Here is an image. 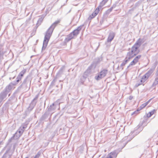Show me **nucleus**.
<instances>
[{"label": "nucleus", "mask_w": 158, "mask_h": 158, "mask_svg": "<svg viewBox=\"0 0 158 158\" xmlns=\"http://www.w3.org/2000/svg\"><path fill=\"white\" fill-rule=\"evenodd\" d=\"M60 20H58L55 21L46 32L42 49V51L44 50L45 49L54 29L60 22Z\"/></svg>", "instance_id": "f257e3e1"}, {"label": "nucleus", "mask_w": 158, "mask_h": 158, "mask_svg": "<svg viewBox=\"0 0 158 158\" xmlns=\"http://www.w3.org/2000/svg\"><path fill=\"white\" fill-rule=\"evenodd\" d=\"M144 42L143 39L139 38L131 48V51L128 52L127 53V58L126 59L129 61L136 56L139 52L138 49Z\"/></svg>", "instance_id": "f03ea898"}, {"label": "nucleus", "mask_w": 158, "mask_h": 158, "mask_svg": "<svg viewBox=\"0 0 158 158\" xmlns=\"http://www.w3.org/2000/svg\"><path fill=\"white\" fill-rule=\"evenodd\" d=\"M32 79L31 76L29 75L24 80L22 84L15 90V93L20 92H26L30 89L31 82Z\"/></svg>", "instance_id": "7ed1b4c3"}, {"label": "nucleus", "mask_w": 158, "mask_h": 158, "mask_svg": "<svg viewBox=\"0 0 158 158\" xmlns=\"http://www.w3.org/2000/svg\"><path fill=\"white\" fill-rule=\"evenodd\" d=\"M26 70L25 69L23 70L18 75L16 78V81L10 82L8 85L6 86L3 90L8 94L12 89H14L15 88L14 86L16 85L21 80L24 74L26 72Z\"/></svg>", "instance_id": "20e7f679"}, {"label": "nucleus", "mask_w": 158, "mask_h": 158, "mask_svg": "<svg viewBox=\"0 0 158 158\" xmlns=\"http://www.w3.org/2000/svg\"><path fill=\"white\" fill-rule=\"evenodd\" d=\"M108 70L106 69H102L100 72L95 76L94 79L97 81L102 79L106 77L107 74Z\"/></svg>", "instance_id": "39448f33"}, {"label": "nucleus", "mask_w": 158, "mask_h": 158, "mask_svg": "<svg viewBox=\"0 0 158 158\" xmlns=\"http://www.w3.org/2000/svg\"><path fill=\"white\" fill-rule=\"evenodd\" d=\"M39 94H38L35 98L32 100L30 104L29 107L27 108L26 111L27 114H28L33 110L35 106L36 105L37 102V100L38 98Z\"/></svg>", "instance_id": "423d86ee"}, {"label": "nucleus", "mask_w": 158, "mask_h": 158, "mask_svg": "<svg viewBox=\"0 0 158 158\" xmlns=\"http://www.w3.org/2000/svg\"><path fill=\"white\" fill-rule=\"evenodd\" d=\"M58 106V104L56 102L53 103L48 107L47 111L50 114H52L54 111Z\"/></svg>", "instance_id": "0eeeda50"}, {"label": "nucleus", "mask_w": 158, "mask_h": 158, "mask_svg": "<svg viewBox=\"0 0 158 158\" xmlns=\"http://www.w3.org/2000/svg\"><path fill=\"white\" fill-rule=\"evenodd\" d=\"M17 93H15V91L14 92L12 95L9 98L8 101L4 104V106H9V105L10 104H11V101L15 98V94H17Z\"/></svg>", "instance_id": "6e6552de"}, {"label": "nucleus", "mask_w": 158, "mask_h": 158, "mask_svg": "<svg viewBox=\"0 0 158 158\" xmlns=\"http://www.w3.org/2000/svg\"><path fill=\"white\" fill-rule=\"evenodd\" d=\"M7 93H6L4 90H3L0 93V104L2 102L3 100L6 98L7 95ZM1 105H0V106Z\"/></svg>", "instance_id": "1a4fd4ad"}, {"label": "nucleus", "mask_w": 158, "mask_h": 158, "mask_svg": "<svg viewBox=\"0 0 158 158\" xmlns=\"http://www.w3.org/2000/svg\"><path fill=\"white\" fill-rule=\"evenodd\" d=\"M115 36V33L113 32H110L107 38L106 42H110L114 39Z\"/></svg>", "instance_id": "9d476101"}, {"label": "nucleus", "mask_w": 158, "mask_h": 158, "mask_svg": "<svg viewBox=\"0 0 158 158\" xmlns=\"http://www.w3.org/2000/svg\"><path fill=\"white\" fill-rule=\"evenodd\" d=\"M50 113L47 111L40 118V120L41 122L43 121L46 119L50 114Z\"/></svg>", "instance_id": "9b49d317"}, {"label": "nucleus", "mask_w": 158, "mask_h": 158, "mask_svg": "<svg viewBox=\"0 0 158 158\" xmlns=\"http://www.w3.org/2000/svg\"><path fill=\"white\" fill-rule=\"evenodd\" d=\"M99 11L98 8H96L94 12L89 16L88 19L90 20L94 18L98 14Z\"/></svg>", "instance_id": "f8f14e48"}, {"label": "nucleus", "mask_w": 158, "mask_h": 158, "mask_svg": "<svg viewBox=\"0 0 158 158\" xmlns=\"http://www.w3.org/2000/svg\"><path fill=\"white\" fill-rule=\"evenodd\" d=\"M96 67L95 65H94V64L92 63L88 67L86 71L88 72V73L90 74L92 70H94Z\"/></svg>", "instance_id": "ddd939ff"}, {"label": "nucleus", "mask_w": 158, "mask_h": 158, "mask_svg": "<svg viewBox=\"0 0 158 158\" xmlns=\"http://www.w3.org/2000/svg\"><path fill=\"white\" fill-rule=\"evenodd\" d=\"M10 148L11 146L6 150L2 158H10L11 157V155L8 154L10 150Z\"/></svg>", "instance_id": "4468645a"}, {"label": "nucleus", "mask_w": 158, "mask_h": 158, "mask_svg": "<svg viewBox=\"0 0 158 158\" xmlns=\"http://www.w3.org/2000/svg\"><path fill=\"white\" fill-rule=\"evenodd\" d=\"M64 68L65 67L64 66H63L61 68L56 75V77L57 78L61 77V75L63 73V72Z\"/></svg>", "instance_id": "2eb2a0df"}, {"label": "nucleus", "mask_w": 158, "mask_h": 158, "mask_svg": "<svg viewBox=\"0 0 158 158\" xmlns=\"http://www.w3.org/2000/svg\"><path fill=\"white\" fill-rule=\"evenodd\" d=\"M143 0H140L138 1L135 4L133 7L132 8L131 10H133L139 6L141 4Z\"/></svg>", "instance_id": "dca6fc26"}, {"label": "nucleus", "mask_w": 158, "mask_h": 158, "mask_svg": "<svg viewBox=\"0 0 158 158\" xmlns=\"http://www.w3.org/2000/svg\"><path fill=\"white\" fill-rule=\"evenodd\" d=\"M113 9V7H111L110 9H108L105 12L104 14V16L105 19H106L108 15L112 11Z\"/></svg>", "instance_id": "f3484780"}, {"label": "nucleus", "mask_w": 158, "mask_h": 158, "mask_svg": "<svg viewBox=\"0 0 158 158\" xmlns=\"http://www.w3.org/2000/svg\"><path fill=\"white\" fill-rule=\"evenodd\" d=\"M118 151L115 150L112 152H111L109 155H111L112 157H114V158H116L118 154Z\"/></svg>", "instance_id": "a211bd4d"}, {"label": "nucleus", "mask_w": 158, "mask_h": 158, "mask_svg": "<svg viewBox=\"0 0 158 158\" xmlns=\"http://www.w3.org/2000/svg\"><path fill=\"white\" fill-rule=\"evenodd\" d=\"M18 133H19L18 135H16V138H19V137L22 135L23 133V131L22 130H20L19 128L17 131L16 132V134H18Z\"/></svg>", "instance_id": "6ab92c4d"}, {"label": "nucleus", "mask_w": 158, "mask_h": 158, "mask_svg": "<svg viewBox=\"0 0 158 158\" xmlns=\"http://www.w3.org/2000/svg\"><path fill=\"white\" fill-rule=\"evenodd\" d=\"M127 58V57H126L125 60H124V61H123V62L120 65V67L122 68V70H123V66H124L125 64L128 62V61H129L128 60L126 59Z\"/></svg>", "instance_id": "aec40b11"}, {"label": "nucleus", "mask_w": 158, "mask_h": 158, "mask_svg": "<svg viewBox=\"0 0 158 158\" xmlns=\"http://www.w3.org/2000/svg\"><path fill=\"white\" fill-rule=\"evenodd\" d=\"M100 59L99 58H97L95 59L92 63L94 64V65H95V66L96 67L97 65L100 63Z\"/></svg>", "instance_id": "412c9836"}, {"label": "nucleus", "mask_w": 158, "mask_h": 158, "mask_svg": "<svg viewBox=\"0 0 158 158\" xmlns=\"http://www.w3.org/2000/svg\"><path fill=\"white\" fill-rule=\"evenodd\" d=\"M44 18V17L42 16L39 19L36 24V28H37L41 24V23L42 22Z\"/></svg>", "instance_id": "4be33fe9"}, {"label": "nucleus", "mask_w": 158, "mask_h": 158, "mask_svg": "<svg viewBox=\"0 0 158 158\" xmlns=\"http://www.w3.org/2000/svg\"><path fill=\"white\" fill-rule=\"evenodd\" d=\"M74 39V38L70 34H69L67 37L65 38L64 40V42L67 43L70 41L71 39Z\"/></svg>", "instance_id": "5701e85b"}, {"label": "nucleus", "mask_w": 158, "mask_h": 158, "mask_svg": "<svg viewBox=\"0 0 158 158\" xmlns=\"http://www.w3.org/2000/svg\"><path fill=\"white\" fill-rule=\"evenodd\" d=\"M145 119L143 120L142 122H140L139 124L140 126H143V127L147 125V122L148 119L146 118H144Z\"/></svg>", "instance_id": "b1692460"}, {"label": "nucleus", "mask_w": 158, "mask_h": 158, "mask_svg": "<svg viewBox=\"0 0 158 158\" xmlns=\"http://www.w3.org/2000/svg\"><path fill=\"white\" fill-rule=\"evenodd\" d=\"M138 62H137L134 59L130 63L129 65L127 67V69H131V68L130 69V66L135 64Z\"/></svg>", "instance_id": "393cba45"}, {"label": "nucleus", "mask_w": 158, "mask_h": 158, "mask_svg": "<svg viewBox=\"0 0 158 158\" xmlns=\"http://www.w3.org/2000/svg\"><path fill=\"white\" fill-rule=\"evenodd\" d=\"M153 71L154 69H150L146 73L145 75L148 78L153 73Z\"/></svg>", "instance_id": "a878e982"}, {"label": "nucleus", "mask_w": 158, "mask_h": 158, "mask_svg": "<svg viewBox=\"0 0 158 158\" xmlns=\"http://www.w3.org/2000/svg\"><path fill=\"white\" fill-rule=\"evenodd\" d=\"M79 32L75 30H73L72 32L69 34L73 36L74 38V37H77V35L79 34Z\"/></svg>", "instance_id": "bb28decb"}, {"label": "nucleus", "mask_w": 158, "mask_h": 158, "mask_svg": "<svg viewBox=\"0 0 158 158\" xmlns=\"http://www.w3.org/2000/svg\"><path fill=\"white\" fill-rule=\"evenodd\" d=\"M63 81L60 80L59 81L60 82V83L58 85L56 86V87L59 88V89H57V90H58L59 89L61 90L62 89V88H63V83H61V82H63Z\"/></svg>", "instance_id": "cd10ccee"}, {"label": "nucleus", "mask_w": 158, "mask_h": 158, "mask_svg": "<svg viewBox=\"0 0 158 158\" xmlns=\"http://www.w3.org/2000/svg\"><path fill=\"white\" fill-rule=\"evenodd\" d=\"M29 122V121H28V120L26 121L24 123L22 124L21 126L23 127V128L25 129L27 128V125L28 124Z\"/></svg>", "instance_id": "c85d7f7f"}, {"label": "nucleus", "mask_w": 158, "mask_h": 158, "mask_svg": "<svg viewBox=\"0 0 158 158\" xmlns=\"http://www.w3.org/2000/svg\"><path fill=\"white\" fill-rule=\"evenodd\" d=\"M84 26V24H82L81 25L79 26L78 27H77V28L75 29L78 32H79V33L80 32V31L81 30L82 27Z\"/></svg>", "instance_id": "c756f323"}, {"label": "nucleus", "mask_w": 158, "mask_h": 158, "mask_svg": "<svg viewBox=\"0 0 158 158\" xmlns=\"http://www.w3.org/2000/svg\"><path fill=\"white\" fill-rule=\"evenodd\" d=\"M148 77L144 75L142 77L140 82H145V81L148 79Z\"/></svg>", "instance_id": "7c9ffc66"}, {"label": "nucleus", "mask_w": 158, "mask_h": 158, "mask_svg": "<svg viewBox=\"0 0 158 158\" xmlns=\"http://www.w3.org/2000/svg\"><path fill=\"white\" fill-rule=\"evenodd\" d=\"M158 84V78L156 77L155 80V81L152 85V87H153L154 86L157 85Z\"/></svg>", "instance_id": "2f4dec72"}, {"label": "nucleus", "mask_w": 158, "mask_h": 158, "mask_svg": "<svg viewBox=\"0 0 158 158\" xmlns=\"http://www.w3.org/2000/svg\"><path fill=\"white\" fill-rule=\"evenodd\" d=\"M89 73H88L87 71H85L83 75L81 76L84 78H85V79L86 78L88 77L89 74H90Z\"/></svg>", "instance_id": "473e14b6"}, {"label": "nucleus", "mask_w": 158, "mask_h": 158, "mask_svg": "<svg viewBox=\"0 0 158 158\" xmlns=\"http://www.w3.org/2000/svg\"><path fill=\"white\" fill-rule=\"evenodd\" d=\"M57 78L56 77L52 80V82L51 83V84L50 85V87H52L55 85V83L57 80Z\"/></svg>", "instance_id": "72a5a7b5"}, {"label": "nucleus", "mask_w": 158, "mask_h": 158, "mask_svg": "<svg viewBox=\"0 0 158 158\" xmlns=\"http://www.w3.org/2000/svg\"><path fill=\"white\" fill-rule=\"evenodd\" d=\"M136 131L135 130L131 131V132L129 134V136H131L133 134V137H134L137 134H138L139 133H137L136 132Z\"/></svg>", "instance_id": "f704fd0d"}, {"label": "nucleus", "mask_w": 158, "mask_h": 158, "mask_svg": "<svg viewBox=\"0 0 158 158\" xmlns=\"http://www.w3.org/2000/svg\"><path fill=\"white\" fill-rule=\"evenodd\" d=\"M105 5V4L102 1L101 2H100L99 6L97 8H98V10H100V9H101L102 7L103 6Z\"/></svg>", "instance_id": "c9c22d12"}, {"label": "nucleus", "mask_w": 158, "mask_h": 158, "mask_svg": "<svg viewBox=\"0 0 158 158\" xmlns=\"http://www.w3.org/2000/svg\"><path fill=\"white\" fill-rule=\"evenodd\" d=\"M141 57V55H139L137 56L134 59L137 62H138L139 60L140 59Z\"/></svg>", "instance_id": "e433bc0d"}, {"label": "nucleus", "mask_w": 158, "mask_h": 158, "mask_svg": "<svg viewBox=\"0 0 158 158\" xmlns=\"http://www.w3.org/2000/svg\"><path fill=\"white\" fill-rule=\"evenodd\" d=\"M41 152H37L36 155L35 156V157L33 158H39L40 156L41 155Z\"/></svg>", "instance_id": "4c0bfd02"}, {"label": "nucleus", "mask_w": 158, "mask_h": 158, "mask_svg": "<svg viewBox=\"0 0 158 158\" xmlns=\"http://www.w3.org/2000/svg\"><path fill=\"white\" fill-rule=\"evenodd\" d=\"M156 111V110L154 109L152 110V111L150 112L149 114H150V116H152L153 114Z\"/></svg>", "instance_id": "58836bf2"}, {"label": "nucleus", "mask_w": 158, "mask_h": 158, "mask_svg": "<svg viewBox=\"0 0 158 158\" xmlns=\"http://www.w3.org/2000/svg\"><path fill=\"white\" fill-rule=\"evenodd\" d=\"M118 2H119L118 1L116 2L111 7H113V8H115L116 7V6H117V5L118 4Z\"/></svg>", "instance_id": "ea45409f"}, {"label": "nucleus", "mask_w": 158, "mask_h": 158, "mask_svg": "<svg viewBox=\"0 0 158 158\" xmlns=\"http://www.w3.org/2000/svg\"><path fill=\"white\" fill-rule=\"evenodd\" d=\"M144 82H140V81L139 82V83H137L135 85V87H137L140 85H142L143 83H144Z\"/></svg>", "instance_id": "a19ab883"}, {"label": "nucleus", "mask_w": 158, "mask_h": 158, "mask_svg": "<svg viewBox=\"0 0 158 158\" xmlns=\"http://www.w3.org/2000/svg\"><path fill=\"white\" fill-rule=\"evenodd\" d=\"M0 52H4L3 50V45L1 44H0Z\"/></svg>", "instance_id": "79ce46f5"}, {"label": "nucleus", "mask_w": 158, "mask_h": 158, "mask_svg": "<svg viewBox=\"0 0 158 158\" xmlns=\"http://www.w3.org/2000/svg\"><path fill=\"white\" fill-rule=\"evenodd\" d=\"M14 139V136H12L11 138L9 140L8 143L7 144V145H9V144H10V143L11 142L12 140Z\"/></svg>", "instance_id": "37998d69"}, {"label": "nucleus", "mask_w": 158, "mask_h": 158, "mask_svg": "<svg viewBox=\"0 0 158 158\" xmlns=\"http://www.w3.org/2000/svg\"><path fill=\"white\" fill-rule=\"evenodd\" d=\"M153 65L152 67V68H151L150 69H154V70L155 68L156 67V66L157 65V63L156 62L155 63L153 64Z\"/></svg>", "instance_id": "c03bdc74"}, {"label": "nucleus", "mask_w": 158, "mask_h": 158, "mask_svg": "<svg viewBox=\"0 0 158 158\" xmlns=\"http://www.w3.org/2000/svg\"><path fill=\"white\" fill-rule=\"evenodd\" d=\"M150 114H149V113H148L146 116H144V118H146L148 119V118L150 117L151 116H150Z\"/></svg>", "instance_id": "a18cd8bd"}, {"label": "nucleus", "mask_w": 158, "mask_h": 158, "mask_svg": "<svg viewBox=\"0 0 158 158\" xmlns=\"http://www.w3.org/2000/svg\"><path fill=\"white\" fill-rule=\"evenodd\" d=\"M5 53V52H0V59H1L3 55Z\"/></svg>", "instance_id": "49530a36"}, {"label": "nucleus", "mask_w": 158, "mask_h": 158, "mask_svg": "<svg viewBox=\"0 0 158 158\" xmlns=\"http://www.w3.org/2000/svg\"><path fill=\"white\" fill-rule=\"evenodd\" d=\"M106 19H105V17L104 16V15L103 16V18L100 21V23H101V24H102L103 23V22L104 21V20Z\"/></svg>", "instance_id": "de8ad7c7"}, {"label": "nucleus", "mask_w": 158, "mask_h": 158, "mask_svg": "<svg viewBox=\"0 0 158 158\" xmlns=\"http://www.w3.org/2000/svg\"><path fill=\"white\" fill-rule=\"evenodd\" d=\"M152 98H151L147 102H146L144 103V104H145V106H146L152 100Z\"/></svg>", "instance_id": "09e8293b"}, {"label": "nucleus", "mask_w": 158, "mask_h": 158, "mask_svg": "<svg viewBox=\"0 0 158 158\" xmlns=\"http://www.w3.org/2000/svg\"><path fill=\"white\" fill-rule=\"evenodd\" d=\"M85 80V78H83L82 77H81V81L82 83L84 82Z\"/></svg>", "instance_id": "8fccbe9b"}, {"label": "nucleus", "mask_w": 158, "mask_h": 158, "mask_svg": "<svg viewBox=\"0 0 158 158\" xmlns=\"http://www.w3.org/2000/svg\"><path fill=\"white\" fill-rule=\"evenodd\" d=\"M19 128L20 129V130L21 129V130H23V132H24V131L25 129L24 128H23V127H22L21 126L19 127Z\"/></svg>", "instance_id": "3c124183"}, {"label": "nucleus", "mask_w": 158, "mask_h": 158, "mask_svg": "<svg viewBox=\"0 0 158 158\" xmlns=\"http://www.w3.org/2000/svg\"><path fill=\"white\" fill-rule=\"evenodd\" d=\"M108 0H103L102 1L105 4Z\"/></svg>", "instance_id": "603ef678"}, {"label": "nucleus", "mask_w": 158, "mask_h": 158, "mask_svg": "<svg viewBox=\"0 0 158 158\" xmlns=\"http://www.w3.org/2000/svg\"><path fill=\"white\" fill-rule=\"evenodd\" d=\"M108 0H103L102 1L105 4Z\"/></svg>", "instance_id": "864d4df0"}, {"label": "nucleus", "mask_w": 158, "mask_h": 158, "mask_svg": "<svg viewBox=\"0 0 158 158\" xmlns=\"http://www.w3.org/2000/svg\"><path fill=\"white\" fill-rule=\"evenodd\" d=\"M19 133H18V134H16V133H15V134L13 136H14V138H15L16 139H17L18 138H16V135H18Z\"/></svg>", "instance_id": "5fc2aeb1"}, {"label": "nucleus", "mask_w": 158, "mask_h": 158, "mask_svg": "<svg viewBox=\"0 0 158 158\" xmlns=\"http://www.w3.org/2000/svg\"><path fill=\"white\" fill-rule=\"evenodd\" d=\"M141 106L142 107V108H144L146 106L145 105V104H144V103Z\"/></svg>", "instance_id": "6e6d98bb"}, {"label": "nucleus", "mask_w": 158, "mask_h": 158, "mask_svg": "<svg viewBox=\"0 0 158 158\" xmlns=\"http://www.w3.org/2000/svg\"><path fill=\"white\" fill-rule=\"evenodd\" d=\"M133 98V97L132 96H130L129 97V99L130 100H131L132 99V98Z\"/></svg>", "instance_id": "4d7b16f0"}, {"label": "nucleus", "mask_w": 158, "mask_h": 158, "mask_svg": "<svg viewBox=\"0 0 158 158\" xmlns=\"http://www.w3.org/2000/svg\"><path fill=\"white\" fill-rule=\"evenodd\" d=\"M107 158H113V157L111 155H108Z\"/></svg>", "instance_id": "13d9d810"}, {"label": "nucleus", "mask_w": 158, "mask_h": 158, "mask_svg": "<svg viewBox=\"0 0 158 158\" xmlns=\"http://www.w3.org/2000/svg\"><path fill=\"white\" fill-rule=\"evenodd\" d=\"M3 144V142H2V141L1 140V139H0V145H2Z\"/></svg>", "instance_id": "bf43d9fd"}, {"label": "nucleus", "mask_w": 158, "mask_h": 158, "mask_svg": "<svg viewBox=\"0 0 158 158\" xmlns=\"http://www.w3.org/2000/svg\"><path fill=\"white\" fill-rule=\"evenodd\" d=\"M153 1V0H147V1L149 2H152Z\"/></svg>", "instance_id": "052dcab7"}, {"label": "nucleus", "mask_w": 158, "mask_h": 158, "mask_svg": "<svg viewBox=\"0 0 158 158\" xmlns=\"http://www.w3.org/2000/svg\"><path fill=\"white\" fill-rule=\"evenodd\" d=\"M137 112H136V111H134V112H133L131 114L132 115H133L134 114H136V113H137Z\"/></svg>", "instance_id": "680f3d73"}, {"label": "nucleus", "mask_w": 158, "mask_h": 158, "mask_svg": "<svg viewBox=\"0 0 158 158\" xmlns=\"http://www.w3.org/2000/svg\"><path fill=\"white\" fill-rule=\"evenodd\" d=\"M140 110H140L139 108H137L136 111L137 112H138L139 111H140Z\"/></svg>", "instance_id": "e2e57ef3"}, {"label": "nucleus", "mask_w": 158, "mask_h": 158, "mask_svg": "<svg viewBox=\"0 0 158 158\" xmlns=\"http://www.w3.org/2000/svg\"><path fill=\"white\" fill-rule=\"evenodd\" d=\"M139 108L140 110H141L143 109V108H142V107L141 106H140L139 107Z\"/></svg>", "instance_id": "0e129e2a"}, {"label": "nucleus", "mask_w": 158, "mask_h": 158, "mask_svg": "<svg viewBox=\"0 0 158 158\" xmlns=\"http://www.w3.org/2000/svg\"><path fill=\"white\" fill-rule=\"evenodd\" d=\"M157 4V2H156V3H155V4L153 5V6L156 5Z\"/></svg>", "instance_id": "69168bd1"}, {"label": "nucleus", "mask_w": 158, "mask_h": 158, "mask_svg": "<svg viewBox=\"0 0 158 158\" xmlns=\"http://www.w3.org/2000/svg\"><path fill=\"white\" fill-rule=\"evenodd\" d=\"M130 0L131 1V2L135 1V0Z\"/></svg>", "instance_id": "338daca9"}, {"label": "nucleus", "mask_w": 158, "mask_h": 158, "mask_svg": "<svg viewBox=\"0 0 158 158\" xmlns=\"http://www.w3.org/2000/svg\"><path fill=\"white\" fill-rule=\"evenodd\" d=\"M10 94H9V95H8V96H10Z\"/></svg>", "instance_id": "774afa93"}]
</instances>
